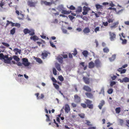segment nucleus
Wrapping results in <instances>:
<instances>
[{
    "label": "nucleus",
    "mask_w": 129,
    "mask_h": 129,
    "mask_svg": "<svg viewBox=\"0 0 129 129\" xmlns=\"http://www.w3.org/2000/svg\"><path fill=\"white\" fill-rule=\"evenodd\" d=\"M122 68H119L118 70V71L119 72H120L121 74L125 73L126 72V70L125 69H123L122 70H122Z\"/></svg>",
    "instance_id": "nucleus-22"
},
{
    "label": "nucleus",
    "mask_w": 129,
    "mask_h": 129,
    "mask_svg": "<svg viewBox=\"0 0 129 129\" xmlns=\"http://www.w3.org/2000/svg\"><path fill=\"white\" fill-rule=\"evenodd\" d=\"M81 105L82 107L84 108H86L87 107V105L86 106V104L83 103H81Z\"/></svg>",
    "instance_id": "nucleus-48"
},
{
    "label": "nucleus",
    "mask_w": 129,
    "mask_h": 129,
    "mask_svg": "<svg viewBox=\"0 0 129 129\" xmlns=\"http://www.w3.org/2000/svg\"><path fill=\"white\" fill-rule=\"evenodd\" d=\"M22 63L18 62L16 63L17 65L19 66H21L23 64L25 67H27L30 65V63L28 62V60L26 58H23L22 59Z\"/></svg>",
    "instance_id": "nucleus-2"
},
{
    "label": "nucleus",
    "mask_w": 129,
    "mask_h": 129,
    "mask_svg": "<svg viewBox=\"0 0 129 129\" xmlns=\"http://www.w3.org/2000/svg\"><path fill=\"white\" fill-rule=\"evenodd\" d=\"M94 63L95 66L97 68H99L101 67V63L99 59H96L95 60Z\"/></svg>",
    "instance_id": "nucleus-4"
},
{
    "label": "nucleus",
    "mask_w": 129,
    "mask_h": 129,
    "mask_svg": "<svg viewBox=\"0 0 129 129\" xmlns=\"http://www.w3.org/2000/svg\"><path fill=\"white\" fill-rule=\"evenodd\" d=\"M82 10V8L81 6H78V7L76 11V13H79L81 12Z\"/></svg>",
    "instance_id": "nucleus-26"
},
{
    "label": "nucleus",
    "mask_w": 129,
    "mask_h": 129,
    "mask_svg": "<svg viewBox=\"0 0 129 129\" xmlns=\"http://www.w3.org/2000/svg\"><path fill=\"white\" fill-rule=\"evenodd\" d=\"M95 66L94 63L93 61H91L89 63L88 67L89 68H93Z\"/></svg>",
    "instance_id": "nucleus-16"
},
{
    "label": "nucleus",
    "mask_w": 129,
    "mask_h": 129,
    "mask_svg": "<svg viewBox=\"0 0 129 129\" xmlns=\"http://www.w3.org/2000/svg\"><path fill=\"white\" fill-rule=\"evenodd\" d=\"M123 9H121V10H119L118 11H115L117 14H120V13H121L122 12V11H123Z\"/></svg>",
    "instance_id": "nucleus-51"
},
{
    "label": "nucleus",
    "mask_w": 129,
    "mask_h": 129,
    "mask_svg": "<svg viewBox=\"0 0 129 129\" xmlns=\"http://www.w3.org/2000/svg\"><path fill=\"white\" fill-rule=\"evenodd\" d=\"M68 17L71 20H72L75 18V17L70 15H69L68 16Z\"/></svg>",
    "instance_id": "nucleus-54"
},
{
    "label": "nucleus",
    "mask_w": 129,
    "mask_h": 129,
    "mask_svg": "<svg viewBox=\"0 0 129 129\" xmlns=\"http://www.w3.org/2000/svg\"><path fill=\"white\" fill-rule=\"evenodd\" d=\"M119 36L120 37V40H121L122 41V44L123 45L126 44L127 43V40L125 39H123L122 37H121V36H120V34L119 35Z\"/></svg>",
    "instance_id": "nucleus-19"
},
{
    "label": "nucleus",
    "mask_w": 129,
    "mask_h": 129,
    "mask_svg": "<svg viewBox=\"0 0 129 129\" xmlns=\"http://www.w3.org/2000/svg\"><path fill=\"white\" fill-rule=\"evenodd\" d=\"M83 11L82 12V14L83 15H86L87 14L88 12L90 10L89 8L84 6L83 7Z\"/></svg>",
    "instance_id": "nucleus-6"
},
{
    "label": "nucleus",
    "mask_w": 129,
    "mask_h": 129,
    "mask_svg": "<svg viewBox=\"0 0 129 129\" xmlns=\"http://www.w3.org/2000/svg\"><path fill=\"white\" fill-rule=\"evenodd\" d=\"M50 43L51 46L53 48L55 47V46L53 44V43L52 42L50 41Z\"/></svg>",
    "instance_id": "nucleus-50"
},
{
    "label": "nucleus",
    "mask_w": 129,
    "mask_h": 129,
    "mask_svg": "<svg viewBox=\"0 0 129 129\" xmlns=\"http://www.w3.org/2000/svg\"><path fill=\"white\" fill-rule=\"evenodd\" d=\"M95 7L97 10H101L103 9V6L100 5V4H97L95 5Z\"/></svg>",
    "instance_id": "nucleus-20"
},
{
    "label": "nucleus",
    "mask_w": 129,
    "mask_h": 129,
    "mask_svg": "<svg viewBox=\"0 0 129 129\" xmlns=\"http://www.w3.org/2000/svg\"><path fill=\"white\" fill-rule=\"evenodd\" d=\"M83 31L84 34H87L90 32V30L89 27H86L84 29Z\"/></svg>",
    "instance_id": "nucleus-17"
},
{
    "label": "nucleus",
    "mask_w": 129,
    "mask_h": 129,
    "mask_svg": "<svg viewBox=\"0 0 129 129\" xmlns=\"http://www.w3.org/2000/svg\"><path fill=\"white\" fill-rule=\"evenodd\" d=\"M29 35L30 36H33L35 34L34 30H30V32L29 33Z\"/></svg>",
    "instance_id": "nucleus-46"
},
{
    "label": "nucleus",
    "mask_w": 129,
    "mask_h": 129,
    "mask_svg": "<svg viewBox=\"0 0 129 129\" xmlns=\"http://www.w3.org/2000/svg\"><path fill=\"white\" fill-rule=\"evenodd\" d=\"M73 52H74V53H72V54L74 55V56H75L76 55H77V50L76 49H74Z\"/></svg>",
    "instance_id": "nucleus-53"
},
{
    "label": "nucleus",
    "mask_w": 129,
    "mask_h": 129,
    "mask_svg": "<svg viewBox=\"0 0 129 129\" xmlns=\"http://www.w3.org/2000/svg\"><path fill=\"white\" fill-rule=\"evenodd\" d=\"M103 51L104 52L108 53L109 52V50L107 47H106L103 49Z\"/></svg>",
    "instance_id": "nucleus-38"
},
{
    "label": "nucleus",
    "mask_w": 129,
    "mask_h": 129,
    "mask_svg": "<svg viewBox=\"0 0 129 129\" xmlns=\"http://www.w3.org/2000/svg\"><path fill=\"white\" fill-rule=\"evenodd\" d=\"M74 101L76 103H78L81 102V99L80 97L77 94L75 95L74 96Z\"/></svg>",
    "instance_id": "nucleus-5"
},
{
    "label": "nucleus",
    "mask_w": 129,
    "mask_h": 129,
    "mask_svg": "<svg viewBox=\"0 0 129 129\" xmlns=\"http://www.w3.org/2000/svg\"><path fill=\"white\" fill-rule=\"evenodd\" d=\"M41 2L42 4H44L46 6H50L52 3H54V2H52V1L51 2H47L46 1H41Z\"/></svg>",
    "instance_id": "nucleus-9"
},
{
    "label": "nucleus",
    "mask_w": 129,
    "mask_h": 129,
    "mask_svg": "<svg viewBox=\"0 0 129 129\" xmlns=\"http://www.w3.org/2000/svg\"><path fill=\"white\" fill-rule=\"evenodd\" d=\"M104 87H102L101 90V93H104Z\"/></svg>",
    "instance_id": "nucleus-64"
},
{
    "label": "nucleus",
    "mask_w": 129,
    "mask_h": 129,
    "mask_svg": "<svg viewBox=\"0 0 129 129\" xmlns=\"http://www.w3.org/2000/svg\"><path fill=\"white\" fill-rule=\"evenodd\" d=\"M114 20V19L113 18L108 19V21L109 23L113 22Z\"/></svg>",
    "instance_id": "nucleus-39"
},
{
    "label": "nucleus",
    "mask_w": 129,
    "mask_h": 129,
    "mask_svg": "<svg viewBox=\"0 0 129 129\" xmlns=\"http://www.w3.org/2000/svg\"><path fill=\"white\" fill-rule=\"evenodd\" d=\"M52 71L53 74L55 75H57V71L56 69L54 68L52 69Z\"/></svg>",
    "instance_id": "nucleus-43"
},
{
    "label": "nucleus",
    "mask_w": 129,
    "mask_h": 129,
    "mask_svg": "<svg viewBox=\"0 0 129 129\" xmlns=\"http://www.w3.org/2000/svg\"><path fill=\"white\" fill-rule=\"evenodd\" d=\"M52 81L54 83H57V81L54 77H52Z\"/></svg>",
    "instance_id": "nucleus-55"
},
{
    "label": "nucleus",
    "mask_w": 129,
    "mask_h": 129,
    "mask_svg": "<svg viewBox=\"0 0 129 129\" xmlns=\"http://www.w3.org/2000/svg\"><path fill=\"white\" fill-rule=\"evenodd\" d=\"M14 51L16 53V54H17V53H18L19 54H20L21 51L20 49L19 50L17 48L14 49Z\"/></svg>",
    "instance_id": "nucleus-23"
},
{
    "label": "nucleus",
    "mask_w": 129,
    "mask_h": 129,
    "mask_svg": "<svg viewBox=\"0 0 129 129\" xmlns=\"http://www.w3.org/2000/svg\"><path fill=\"white\" fill-rule=\"evenodd\" d=\"M64 110L65 112L68 113L70 110V108L68 104H66L65 105Z\"/></svg>",
    "instance_id": "nucleus-10"
},
{
    "label": "nucleus",
    "mask_w": 129,
    "mask_h": 129,
    "mask_svg": "<svg viewBox=\"0 0 129 129\" xmlns=\"http://www.w3.org/2000/svg\"><path fill=\"white\" fill-rule=\"evenodd\" d=\"M92 101H90L88 99H86V101L85 102V103L87 105H89L91 104L92 103Z\"/></svg>",
    "instance_id": "nucleus-36"
},
{
    "label": "nucleus",
    "mask_w": 129,
    "mask_h": 129,
    "mask_svg": "<svg viewBox=\"0 0 129 129\" xmlns=\"http://www.w3.org/2000/svg\"><path fill=\"white\" fill-rule=\"evenodd\" d=\"M96 33L98 31H100V29H99V27H96L94 29Z\"/></svg>",
    "instance_id": "nucleus-56"
},
{
    "label": "nucleus",
    "mask_w": 129,
    "mask_h": 129,
    "mask_svg": "<svg viewBox=\"0 0 129 129\" xmlns=\"http://www.w3.org/2000/svg\"><path fill=\"white\" fill-rule=\"evenodd\" d=\"M78 115L81 118H84L85 117V114L84 113L79 114Z\"/></svg>",
    "instance_id": "nucleus-40"
},
{
    "label": "nucleus",
    "mask_w": 129,
    "mask_h": 129,
    "mask_svg": "<svg viewBox=\"0 0 129 129\" xmlns=\"http://www.w3.org/2000/svg\"><path fill=\"white\" fill-rule=\"evenodd\" d=\"M12 58L13 57L11 56L9 58L8 57V55H4L3 53H0V59H4V62L5 63L10 64V61L12 59Z\"/></svg>",
    "instance_id": "nucleus-1"
},
{
    "label": "nucleus",
    "mask_w": 129,
    "mask_h": 129,
    "mask_svg": "<svg viewBox=\"0 0 129 129\" xmlns=\"http://www.w3.org/2000/svg\"><path fill=\"white\" fill-rule=\"evenodd\" d=\"M39 94L38 93H35V95L36 96L37 99H42L44 98V95L43 94H41V96H39Z\"/></svg>",
    "instance_id": "nucleus-14"
},
{
    "label": "nucleus",
    "mask_w": 129,
    "mask_h": 129,
    "mask_svg": "<svg viewBox=\"0 0 129 129\" xmlns=\"http://www.w3.org/2000/svg\"><path fill=\"white\" fill-rule=\"evenodd\" d=\"M90 92H87L85 93V94L87 97L89 98L92 99L93 98V94Z\"/></svg>",
    "instance_id": "nucleus-13"
},
{
    "label": "nucleus",
    "mask_w": 129,
    "mask_h": 129,
    "mask_svg": "<svg viewBox=\"0 0 129 129\" xmlns=\"http://www.w3.org/2000/svg\"><path fill=\"white\" fill-rule=\"evenodd\" d=\"M116 84V82L115 81H112L111 82L110 85L111 86H112Z\"/></svg>",
    "instance_id": "nucleus-57"
},
{
    "label": "nucleus",
    "mask_w": 129,
    "mask_h": 129,
    "mask_svg": "<svg viewBox=\"0 0 129 129\" xmlns=\"http://www.w3.org/2000/svg\"><path fill=\"white\" fill-rule=\"evenodd\" d=\"M105 104V101L104 100H102L98 107L100 109H101L103 106Z\"/></svg>",
    "instance_id": "nucleus-18"
},
{
    "label": "nucleus",
    "mask_w": 129,
    "mask_h": 129,
    "mask_svg": "<svg viewBox=\"0 0 129 129\" xmlns=\"http://www.w3.org/2000/svg\"><path fill=\"white\" fill-rule=\"evenodd\" d=\"M61 13L64 14H70V12L69 11L65 10H62L61 12Z\"/></svg>",
    "instance_id": "nucleus-35"
},
{
    "label": "nucleus",
    "mask_w": 129,
    "mask_h": 129,
    "mask_svg": "<svg viewBox=\"0 0 129 129\" xmlns=\"http://www.w3.org/2000/svg\"><path fill=\"white\" fill-rule=\"evenodd\" d=\"M119 23L118 22H116L113 23L110 27L112 28H115L117 27V25Z\"/></svg>",
    "instance_id": "nucleus-21"
},
{
    "label": "nucleus",
    "mask_w": 129,
    "mask_h": 129,
    "mask_svg": "<svg viewBox=\"0 0 129 129\" xmlns=\"http://www.w3.org/2000/svg\"><path fill=\"white\" fill-rule=\"evenodd\" d=\"M37 2H33L32 0H28L27 2L28 5L30 7H35Z\"/></svg>",
    "instance_id": "nucleus-3"
},
{
    "label": "nucleus",
    "mask_w": 129,
    "mask_h": 129,
    "mask_svg": "<svg viewBox=\"0 0 129 129\" xmlns=\"http://www.w3.org/2000/svg\"><path fill=\"white\" fill-rule=\"evenodd\" d=\"M109 34L110 35V39L111 41H113L115 39L116 35L114 33H112L111 32H109Z\"/></svg>",
    "instance_id": "nucleus-12"
},
{
    "label": "nucleus",
    "mask_w": 129,
    "mask_h": 129,
    "mask_svg": "<svg viewBox=\"0 0 129 129\" xmlns=\"http://www.w3.org/2000/svg\"><path fill=\"white\" fill-rule=\"evenodd\" d=\"M30 39L31 40H33L34 41H35L38 40V38L36 36H33L31 37H30Z\"/></svg>",
    "instance_id": "nucleus-27"
},
{
    "label": "nucleus",
    "mask_w": 129,
    "mask_h": 129,
    "mask_svg": "<svg viewBox=\"0 0 129 129\" xmlns=\"http://www.w3.org/2000/svg\"><path fill=\"white\" fill-rule=\"evenodd\" d=\"M69 9L70 10H74L75 9V7L73 5H71L69 7Z\"/></svg>",
    "instance_id": "nucleus-52"
},
{
    "label": "nucleus",
    "mask_w": 129,
    "mask_h": 129,
    "mask_svg": "<svg viewBox=\"0 0 129 129\" xmlns=\"http://www.w3.org/2000/svg\"><path fill=\"white\" fill-rule=\"evenodd\" d=\"M113 89L112 88H110L108 89L107 91V92L109 94H111L113 92Z\"/></svg>",
    "instance_id": "nucleus-42"
},
{
    "label": "nucleus",
    "mask_w": 129,
    "mask_h": 129,
    "mask_svg": "<svg viewBox=\"0 0 129 129\" xmlns=\"http://www.w3.org/2000/svg\"><path fill=\"white\" fill-rule=\"evenodd\" d=\"M116 58V55L114 54L111 57L109 58V59L111 61L114 60Z\"/></svg>",
    "instance_id": "nucleus-31"
},
{
    "label": "nucleus",
    "mask_w": 129,
    "mask_h": 129,
    "mask_svg": "<svg viewBox=\"0 0 129 129\" xmlns=\"http://www.w3.org/2000/svg\"><path fill=\"white\" fill-rule=\"evenodd\" d=\"M120 35L121 36V37H122L124 38H125V36L123 33H122Z\"/></svg>",
    "instance_id": "nucleus-58"
},
{
    "label": "nucleus",
    "mask_w": 129,
    "mask_h": 129,
    "mask_svg": "<svg viewBox=\"0 0 129 129\" xmlns=\"http://www.w3.org/2000/svg\"><path fill=\"white\" fill-rule=\"evenodd\" d=\"M83 80L84 83L86 84H88L90 83V79L89 78H88L85 76L83 77Z\"/></svg>",
    "instance_id": "nucleus-11"
},
{
    "label": "nucleus",
    "mask_w": 129,
    "mask_h": 129,
    "mask_svg": "<svg viewBox=\"0 0 129 129\" xmlns=\"http://www.w3.org/2000/svg\"><path fill=\"white\" fill-rule=\"evenodd\" d=\"M83 89L87 92H91L92 90L89 87L86 85L83 86Z\"/></svg>",
    "instance_id": "nucleus-7"
},
{
    "label": "nucleus",
    "mask_w": 129,
    "mask_h": 129,
    "mask_svg": "<svg viewBox=\"0 0 129 129\" xmlns=\"http://www.w3.org/2000/svg\"><path fill=\"white\" fill-rule=\"evenodd\" d=\"M55 67L58 71H60L61 70L60 65L58 63H56L55 64Z\"/></svg>",
    "instance_id": "nucleus-24"
},
{
    "label": "nucleus",
    "mask_w": 129,
    "mask_h": 129,
    "mask_svg": "<svg viewBox=\"0 0 129 129\" xmlns=\"http://www.w3.org/2000/svg\"><path fill=\"white\" fill-rule=\"evenodd\" d=\"M48 54L46 51H44L41 54L42 58V59H44L46 58L48 56Z\"/></svg>",
    "instance_id": "nucleus-15"
},
{
    "label": "nucleus",
    "mask_w": 129,
    "mask_h": 129,
    "mask_svg": "<svg viewBox=\"0 0 129 129\" xmlns=\"http://www.w3.org/2000/svg\"><path fill=\"white\" fill-rule=\"evenodd\" d=\"M87 107L90 109H92L93 107V105L92 104L87 105Z\"/></svg>",
    "instance_id": "nucleus-45"
},
{
    "label": "nucleus",
    "mask_w": 129,
    "mask_h": 129,
    "mask_svg": "<svg viewBox=\"0 0 129 129\" xmlns=\"http://www.w3.org/2000/svg\"><path fill=\"white\" fill-rule=\"evenodd\" d=\"M2 44H3L4 45L6 46L7 47H9V45L7 43H6L5 42H2Z\"/></svg>",
    "instance_id": "nucleus-49"
},
{
    "label": "nucleus",
    "mask_w": 129,
    "mask_h": 129,
    "mask_svg": "<svg viewBox=\"0 0 129 129\" xmlns=\"http://www.w3.org/2000/svg\"><path fill=\"white\" fill-rule=\"evenodd\" d=\"M58 78L61 81H62L64 80V78L62 75H60L58 77Z\"/></svg>",
    "instance_id": "nucleus-41"
},
{
    "label": "nucleus",
    "mask_w": 129,
    "mask_h": 129,
    "mask_svg": "<svg viewBox=\"0 0 129 129\" xmlns=\"http://www.w3.org/2000/svg\"><path fill=\"white\" fill-rule=\"evenodd\" d=\"M53 85L55 88L57 89H58L59 88V86L58 85L56 84L53 83Z\"/></svg>",
    "instance_id": "nucleus-44"
},
{
    "label": "nucleus",
    "mask_w": 129,
    "mask_h": 129,
    "mask_svg": "<svg viewBox=\"0 0 129 129\" xmlns=\"http://www.w3.org/2000/svg\"><path fill=\"white\" fill-rule=\"evenodd\" d=\"M35 59L37 62H38L40 63H42V61L40 58L36 57Z\"/></svg>",
    "instance_id": "nucleus-32"
},
{
    "label": "nucleus",
    "mask_w": 129,
    "mask_h": 129,
    "mask_svg": "<svg viewBox=\"0 0 129 129\" xmlns=\"http://www.w3.org/2000/svg\"><path fill=\"white\" fill-rule=\"evenodd\" d=\"M117 78V76H116L113 75V76L111 77V78L113 80H114Z\"/></svg>",
    "instance_id": "nucleus-60"
},
{
    "label": "nucleus",
    "mask_w": 129,
    "mask_h": 129,
    "mask_svg": "<svg viewBox=\"0 0 129 129\" xmlns=\"http://www.w3.org/2000/svg\"><path fill=\"white\" fill-rule=\"evenodd\" d=\"M119 80H120V81L121 83H127L129 82V78L127 77H125L123 78L122 80H121L120 79H119Z\"/></svg>",
    "instance_id": "nucleus-8"
},
{
    "label": "nucleus",
    "mask_w": 129,
    "mask_h": 129,
    "mask_svg": "<svg viewBox=\"0 0 129 129\" xmlns=\"http://www.w3.org/2000/svg\"><path fill=\"white\" fill-rule=\"evenodd\" d=\"M45 116L46 117V121L47 122H48L49 121H50V119L49 116L47 114H46Z\"/></svg>",
    "instance_id": "nucleus-47"
},
{
    "label": "nucleus",
    "mask_w": 129,
    "mask_h": 129,
    "mask_svg": "<svg viewBox=\"0 0 129 129\" xmlns=\"http://www.w3.org/2000/svg\"><path fill=\"white\" fill-rule=\"evenodd\" d=\"M85 62H81L80 63V64L84 67L83 69L84 70H85L87 69V66H85Z\"/></svg>",
    "instance_id": "nucleus-29"
},
{
    "label": "nucleus",
    "mask_w": 129,
    "mask_h": 129,
    "mask_svg": "<svg viewBox=\"0 0 129 129\" xmlns=\"http://www.w3.org/2000/svg\"><path fill=\"white\" fill-rule=\"evenodd\" d=\"M71 105L73 108H75L77 106V105L74 103H72L71 104Z\"/></svg>",
    "instance_id": "nucleus-59"
},
{
    "label": "nucleus",
    "mask_w": 129,
    "mask_h": 129,
    "mask_svg": "<svg viewBox=\"0 0 129 129\" xmlns=\"http://www.w3.org/2000/svg\"><path fill=\"white\" fill-rule=\"evenodd\" d=\"M115 111L116 113L117 114L119 113L121 111V108L120 107L117 108L115 109Z\"/></svg>",
    "instance_id": "nucleus-33"
},
{
    "label": "nucleus",
    "mask_w": 129,
    "mask_h": 129,
    "mask_svg": "<svg viewBox=\"0 0 129 129\" xmlns=\"http://www.w3.org/2000/svg\"><path fill=\"white\" fill-rule=\"evenodd\" d=\"M23 31L25 34H26L29 33L30 32V30L27 28H25L24 29Z\"/></svg>",
    "instance_id": "nucleus-30"
},
{
    "label": "nucleus",
    "mask_w": 129,
    "mask_h": 129,
    "mask_svg": "<svg viewBox=\"0 0 129 129\" xmlns=\"http://www.w3.org/2000/svg\"><path fill=\"white\" fill-rule=\"evenodd\" d=\"M103 25L105 26H107L108 25V23L107 22H104L103 23Z\"/></svg>",
    "instance_id": "nucleus-61"
},
{
    "label": "nucleus",
    "mask_w": 129,
    "mask_h": 129,
    "mask_svg": "<svg viewBox=\"0 0 129 129\" xmlns=\"http://www.w3.org/2000/svg\"><path fill=\"white\" fill-rule=\"evenodd\" d=\"M15 26H17L18 27H20V25L19 23H16L15 24Z\"/></svg>",
    "instance_id": "nucleus-62"
},
{
    "label": "nucleus",
    "mask_w": 129,
    "mask_h": 129,
    "mask_svg": "<svg viewBox=\"0 0 129 129\" xmlns=\"http://www.w3.org/2000/svg\"><path fill=\"white\" fill-rule=\"evenodd\" d=\"M13 57L14 59L17 61H19L20 60L19 58L17 57L16 55H14L13 56Z\"/></svg>",
    "instance_id": "nucleus-37"
},
{
    "label": "nucleus",
    "mask_w": 129,
    "mask_h": 129,
    "mask_svg": "<svg viewBox=\"0 0 129 129\" xmlns=\"http://www.w3.org/2000/svg\"><path fill=\"white\" fill-rule=\"evenodd\" d=\"M82 54L84 57H87L88 55V52L87 51L84 50L82 52Z\"/></svg>",
    "instance_id": "nucleus-25"
},
{
    "label": "nucleus",
    "mask_w": 129,
    "mask_h": 129,
    "mask_svg": "<svg viewBox=\"0 0 129 129\" xmlns=\"http://www.w3.org/2000/svg\"><path fill=\"white\" fill-rule=\"evenodd\" d=\"M57 59L58 61L60 63H62L63 58L61 56L58 57H57Z\"/></svg>",
    "instance_id": "nucleus-28"
},
{
    "label": "nucleus",
    "mask_w": 129,
    "mask_h": 129,
    "mask_svg": "<svg viewBox=\"0 0 129 129\" xmlns=\"http://www.w3.org/2000/svg\"><path fill=\"white\" fill-rule=\"evenodd\" d=\"M63 58H67L68 57V56L67 54H62V55Z\"/></svg>",
    "instance_id": "nucleus-63"
},
{
    "label": "nucleus",
    "mask_w": 129,
    "mask_h": 129,
    "mask_svg": "<svg viewBox=\"0 0 129 129\" xmlns=\"http://www.w3.org/2000/svg\"><path fill=\"white\" fill-rule=\"evenodd\" d=\"M15 28H13L10 31V34L12 35H14L15 33Z\"/></svg>",
    "instance_id": "nucleus-34"
}]
</instances>
